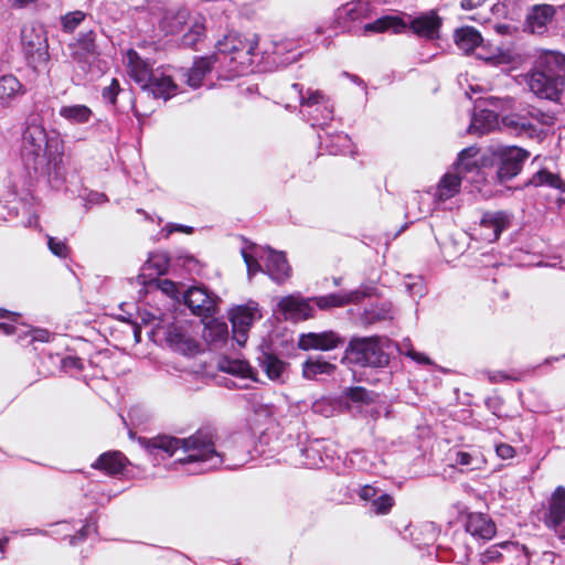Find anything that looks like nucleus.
<instances>
[{
    "instance_id": "nucleus-47",
    "label": "nucleus",
    "mask_w": 565,
    "mask_h": 565,
    "mask_svg": "<svg viewBox=\"0 0 565 565\" xmlns=\"http://www.w3.org/2000/svg\"><path fill=\"white\" fill-rule=\"evenodd\" d=\"M365 320L369 323H373L381 320H386L392 318L390 309L385 308L384 306L381 308H372L369 310H365Z\"/></svg>"
},
{
    "instance_id": "nucleus-12",
    "label": "nucleus",
    "mask_w": 565,
    "mask_h": 565,
    "mask_svg": "<svg viewBox=\"0 0 565 565\" xmlns=\"http://www.w3.org/2000/svg\"><path fill=\"white\" fill-rule=\"evenodd\" d=\"M530 153L519 147H501L497 150L499 167L497 177L501 182L511 180L520 173Z\"/></svg>"
},
{
    "instance_id": "nucleus-23",
    "label": "nucleus",
    "mask_w": 565,
    "mask_h": 565,
    "mask_svg": "<svg viewBox=\"0 0 565 565\" xmlns=\"http://www.w3.org/2000/svg\"><path fill=\"white\" fill-rule=\"evenodd\" d=\"M366 296L364 291L353 290L350 292L329 294L326 296L313 297L311 301L321 310L343 307L348 303L359 302Z\"/></svg>"
},
{
    "instance_id": "nucleus-56",
    "label": "nucleus",
    "mask_w": 565,
    "mask_h": 565,
    "mask_svg": "<svg viewBox=\"0 0 565 565\" xmlns=\"http://www.w3.org/2000/svg\"><path fill=\"white\" fill-rule=\"evenodd\" d=\"M486 103L492 105L494 108H508L511 106V98L504 97H494L490 96L484 99Z\"/></svg>"
},
{
    "instance_id": "nucleus-19",
    "label": "nucleus",
    "mask_w": 565,
    "mask_h": 565,
    "mask_svg": "<svg viewBox=\"0 0 565 565\" xmlns=\"http://www.w3.org/2000/svg\"><path fill=\"white\" fill-rule=\"evenodd\" d=\"M343 339L333 331L310 332L299 338L298 345L302 350L329 351L343 344Z\"/></svg>"
},
{
    "instance_id": "nucleus-59",
    "label": "nucleus",
    "mask_w": 565,
    "mask_h": 565,
    "mask_svg": "<svg viewBox=\"0 0 565 565\" xmlns=\"http://www.w3.org/2000/svg\"><path fill=\"white\" fill-rule=\"evenodd\" d=\"M168 233L171 234L173 232H183L186 234H191L193 232L192 227L180 225V224H169L167 225Z\"/></svg>"
},
{
    "instance_id": "nucleus-22",
    "label": "nucleus",
    "mask_w": 565,
    "mask_h": 565,
    "mask_svg": "<svg viewBox=\"0 0 565 565\" xmlns=\"http://www.w3.org/2000/svg\"><path fill=\"white\" fill-rule=\"evenodd\" d=\"M466 531L477 540L489 541L495 534L494 523L482 513H470L465 524Z\"/></svg>"
},
{
    "instance_id": "nucleus-37",
    "label": "nucleus",
    "mask_w": 565,
    "mask_h": 565,
    "mask_svg": "<svg viewBox=\"0 0 565 565\" xmlns=\"http://www.w3.org/2000/svg\"><path fill=\"white\" fill-rule=\"evenodd\" d=\"M0 330L4 334H18L19 339H21L22 335H29L31 337L30 342L33 341H40V342H47L50 340V333L47 330L44 329H30L24 326H17L8 322H0Z\"/></svg>"
},
{
    "instance_id": "nucleus-27",
    "label": "nucleus",
    "mask_w": 565,
    "mask_h": 565,
    "mask_svg": "<svg viewBox=\"0 0 565 565\" xmlns=\"http://www.w3.org/2000/svg\"><path fill=\"white\" fill-rule=\"evenodd\" d=\"M178 86L171 76L161 70H156L151 76L149 85H145L143 89L149 90L156 98L169 99L175 95Z\"/></svg>"
},
{
    "instance_id": "nucleus-4",
    "label": "nucleus",
    "mask_w": 565,
    "mask_h": 565,
    "mask_svg": "<svg viewBox=\"0 0 565 565\" xmlns=\"http://www.w3.org/2000/svg\"><path fill=\"white\" fill-rule=\"evenodd\" d=\"M258 43L259 36L256 33L230 32L217 41L214 55L218 56V61L221 57L228 58L230 71L242 74L252 65Z\"/></svg>"
},
{
    "instance_id": "nucleus-7",
    "label": "nucleus",
    "mask_w": 565,
    "mask_h": 565,
    "mask_svg": "<svg viewBox=\"0 0 565 565\" xmlns=\"http://www.w3.org/2000/svg\"><path fill=\"white\" fill-rule=\"evenodd\" d=\"M554 124V117L541 109L530 107L525 111L507 115L502 118L503 128L511 135L541 138L543 127Z\"/></svg>"
},
{
    "instance_id": "nucleus-36",
    "label": "nucleus",
    "mask_w": 565,
    "mask_h": 565,
    "mask_svg": "<svg viewBox=\"0 0 565 565\" xmlns=\"http://www.w3.org/2000/svg\"><path fill=\"white\" fill-rule=\"evenodd\" d=\"M259 365L263 367L267 376L273 381H281L286 371L287 364L278 359L276 355L267 352H262L257 358Z\"/></svg>"
},
{
    "instance_id": "nucleus-31",
    "label": "nucleus",
    "mask_w": 565,
    "mask_h": 565,
    "mask_svg": "<svg viewBox=\"0 0 565 565\" xmlns=\"http://www.w3.org/2000/svg\"><path fill=\"white\" fill-rule=\"evenodd\" d=\"M58 116L70 125H84L92 119L93 111L83 104L63 105L58 110Z\"/></svg>"
},
{
    "instance_id": "nucleus-15",
    "label": "nucleus",
    "mask_w": 565,
    "mask_h": 565,
    "mask_svg": "<svg viewBox=\"0 0 565 565\" xmlns=\"http://www.w3.org/2000/svg\"><path fill=\"white\" fill-rule=\"evenodd\" d=\"M68 46L72 58L82 67L89 65L98 55L94 30L82 31Z\"/></svg>"
},
{
    "instance_id": "nucleus-38",
    "label": "nucleus",
    "mask_w": 565,
    "mask_h": 565,
    "mask_svg": "<svg viewBox=\"0 0 565 565\" xmlns=\"http://www.w3.org/2000/svg\"><path fill=\"white\" fill-rule=\"evenodd\" d=\"M335 365L321 358H310L302 364V375L307 380H316L319 375H330Z\"/></svg>"
},
{
    "instance_id": "nucleus-53",
    "label": "nucleus",
    "mask_w": 565,
    "mask_h": 565,
    "mask_svg": "<svg viewBox=\"0 0 565 565\" xmlns=\"http://www.w3.org/2000/svg\"><path fill=\"white\" fill-rule=\"evenodd\" d=\"M218 446L222 450L226 451L230 457H233V456L241 457L242 455L245 456V460L238 467H241L245 462H247L248 456L244 449H238L235 445H232V444L231 445L230 444H224V445L218 444Z\"/></svg>"
},
{
    "instance_id": "nucleus-43",
    "label": "nucleus",
    "mask_w": 565,
    "mask_h": 565,
    "mask_svg": "<svg viewBox=\"0 0 565 565\" xmlns=\"http://www.w3.org/2000/svg\"><path fill=\"white\" fill-rule=\"evenodd\" d=\"M393 505V497L387 493H381L370 503V511L376 515H385L390 513Z\"/></svg>"
},
{
    "instance_id": "nucleus-20",
    "label": "nucleus",
    "mask_w": 565,
    "mask_h": 565,
    "mask_svg": "<svg viewBox=\"0 0 565 565\" xmlns=\"http://www.w3.org/2000/svg\"><path fill=\"white\" fill-rule=\"evenodd\" d=\"M555 9L551 4H536L526 14L525 29L531 33L542 34L552 22Z\"/></svg>"
},
{
    "instance_id": "nucleus-5",
    "label": "nucleus",
    "mask_w": 565,
    "mask_h": 565,
    "mask_svg": "<svg viewBox=\"0 0 565 565\" xmlns=\"http://www.w3.org/2000/svg\"><path fill=\"white\" fill-rule=\"evenodd\" d=\"M137 20H145L149 26L146 32L153 31L158 24L164 34H175L180 32L190 19V13L185 8L166 9L160 0H150L145 6L136 8Z\"/></svg>"
},
{
    "instance_id": "nucleus-45",
    "label": "nucleus",
    "mask_w": 565,
    "mask_h": 565,
    "mask_svg": "<svg viewBox=\"0 0 565 565\" xmlns=\"http://www.w3.org/2000/svg\"><path fill=\"white\" fill-rule=\"evenodd\" d=\"M422 199H423V196L417 192L412 194V196L408 199V201L406 203V216L407 217H413V218L418 220L427 213V211L423 210L420 206H418L417 211H414V205H416V204L419 205Z\"/></svg>"
},
{
    "instance_id": "nucleus-33",
    "label": "nucleus",
    "mask_w": 565,
    "mask_h": 565,
    "mask_svg": "<svg viewBox=\"0 0 565 565\" xmlns=\"http://www.w3.org/2000/svg\"><path fill=\"white\" fill-rule=\"evenodd\" d=\"M498 125V115L494 110L481 109L475 113L469 126V132L483 135Z\"/></svg>"
},
{
    "instance_id": "nucleus-6",
    "label": "nucleus",
    "mask_w": 565,
    "mask_h": 565,
    "mask_svg": "<svg viewBox=\"0 0 565 565\" xmlns=\"http://www.w3.org/2000/svg\"><path fill=\"white\" fill-rule=\"evenodd\" d=\"M242 255L249 277L264 271L275 282L282 284L290 276V266L281 252L269 247H254L252 252L243 249Z\"/></svg>"
},
{
    "instance_id": "nucleus-29",
    "label": "nucleus",
    "mask_w": 565,
    "mask_h": 565,
    "mask_svg": "<svg viewBox=\"0 0 565 565\" xmlns=\"http://www.w3.org/2000/svg\"><path fill=\"white\" fill-rule=\"evenodd\" d=\"M546 522L556 531L565 522V488L559 486L551 497Z\"/></svg>"
},
{
    "instance_id": "nucleus-51",
    "label": "nucleus",
    "mask_w": 565,
    "mask_h": 565,
    "mask_svg": "<svg viewBox=\"0 0 565 565\" xmlns=\"http://www.w3.org/2000/svg\"><path fill=\"white\" fill-rule=\"evenodd\" d=\"M379 489L371 484L362 486L359 491L358 495L363 501H369L370 503L379 495Z\"/></svg>"
},
{
    "instance_id": "nucleus-8",
    "label": "nucleus",
    "mask_w": 565,
    "mask_h": 565,
    "mask_svg": "<svg viewBox=\"0 0 565 565\" xmlns=\"http://www.w3.org/2000/svg\"><path fill=\"white\" fill-rule=\"evenodd\" d=\"M384 341L380 337L353 338L345 350V359L361 366L384 367L390 361Z\"/></svg>"
},
{
    "instance_id": "nucleus-58",
    "label": "nucleus",
    "mask_w": 565,
    "mask_h": 565,
    "mask_svg": "<svg viewBox=\"0 0 565 565\" xmlns=\"http://www.w3.org/2000/svg\"><path fill=\"white\" fill-rule=\"evenodd\" d=\"M177 286L174 282L170 281V280H164L162 281V290L167 294H171L172 297L174 298H179V292L177 290Z\"/></svg>"
},
{
    "instance_id": "nucleus-13",
    "label": "nucleus",
    "mask_w": 565,
    "mask_h": 565,
    "mask_svg": "<svg viewBox=\"0 0 565 565\" xmlns=\"http://www.w3.org/2000/svg\"><path fill=\"white\" fill-rule=\"evenodd\" d=\"M376 15L369 2L356 1L343 4L337 10L335 18L340 25L354 33L358 26Z\"/></svg>"
},
{
    "instance_id": "nucleus-62",
    "label": "nucleus",
    "mask_w": 565,
    "mask_h": 565,
    "mask_svg": "<svg viewBox=\"0 0 565 565\" xmlns=\"http://www.w3.org/2000/svg\"><path fill=\"white\" fill-rule=\"evenodd\" d=\"M408 356H411L413 360L419 362V363H424V364H428L429 363V359L424 356L422 353H418V352H415V351H409L407 353Z\"/></svg>"
},
{
    "instance_id": "nucleus-46",
    "label": "nucleus",
    "mask_w": 565,
    "mask_h": 565,
    "mask_svg": "<svg viewBox=\"0 0 565 565\" xmlns=\"http://www.w3.org/2000/svg\"><path fill=\"white\" fill-rule=\"evenodd\" d=\"M148 268H154L157 275H163L168 268V258L166 255H152L146 263Z\"/></svg>"
},
{
    "instance_id": "nucleus-21",
    "label": "nucleus",
    "mask_w": 565,
    "mask_h": 565,
    "mask_svg": "<svg viewBox=\"0 0 565 565\" xmlns=\"http://www.w3.org/2000/svg\"><path fill=\"white\" fill-rule=\"evenodd\" d=\"M128 463L129 460L122 452L111 450L102 454L95 462L92 463V468L113 477L122 473Z\"/></svg>"
},
{
    "instance_id": "nucleus-34",
    "label": "nucleus",
    "mask_w": 565,
    "mask_h": 565,
    "mask_svg": "<svg viewBox=\"0 0 565 565\" xmlns=\"http://www.w3.org/2000/svg\"><path fill=\"white\" fill-rule=\"evenodd\" d=\"M463 173H446L437 185L435 196L438 201L454 198L460 190Z\"/></svg>"
},
{
    "instance_id": "nucleus-32",
    "label": "nucleus",
    "mask_w": 565,
    "mask_h": 565,
    "mask_svg": "<svg viewBox=\"0 0 565 565\" xmlns=\"http://www.w3.org/2000/svg\"><path fill=\"white\" fill-rule=\"evenodd\" d=\"M323 445L320 440L311 441L303 448L299 449V463L306 468L315 469L324 465Z\"/></svg>"
},
{
    "instance_id": "nucleus-40",
    "label": "nucleus",
    "mask_w": 565,
    "mask_h": 565,
    "mask_svg": "<svg viewBox=\"0 0 565 565\" xmlns=\"http://www.w3.org/2000/svg\"><path fill=\"white\" fill-rule=\"evenodd\" d=\"M87 18V14L81 10L67 12L60 18L62 31L73 33Z\"/></svg>"
},
{
    "instance_id": "nucleus-28",
    "label": "nucleus",
    "mask_w": 565,
    "mask_h": 565,
    "mask_svg": "<svg viewBox=\"0 0 565 565\" xmlns=\"http://www.w3.org/2000/svg\"><path fill=\"white\" fill-rule=\"evenodd\" d=\"M218 369L225 373L236 376L241 382L247 380L257 382L256 373L244 360L224 356L218 361Z\"/></svg>"
},
{
    "instance_id": "nucleus-24",
    "label": "nucleus",
    "mask_w": 565,
    "mask_h": 565,
    "mask_svg": "<svg viewBox=\"0 0 565 565\" xmlns=\"http://www.w3.org/2000/svg\"><path fill=\"white\" fill-rule=\"evenodd\" d=\"M403 26L404 23L396 17L383 15L377 18L375 15L372 20H367L363 25L358 26V30H354V34L366 36L383 33L390 29L398 32Z\"/></svg>"
},
{
    "instance_id": "nucleus-9",
    "label": "nucleus",
    "mask_w": 565,
    "mask_h": 565,
    "mask_svg": "<svg viewBox=\"0 0 565 565\" xmlns=\"http://www.w3.org/2000/svg\"><path fill=\"white\" fill-rule=\"evenodd\" d=\"M151 323L157 332L162 331L166 343L173 351L184 355H194L200 351L193 328L188 322H173L164 327L162 320L153 316Z\"/></svg>"
},
{
    "instance_id": "nucleus-26",
    "label": "nucleus",
    "mask_w": 565,
    "mask_h": 565,
    "mask_svg": "<svg viewBox=\"0 0 565 565\" xmlns=\"http://www.w3.org/2000/svg\"><path fill=\"white\" fill-rule=\"evenodd\" d=\"M217 62L218 56L213 54L195 58L193 66L183 74V76L186 77V84L192 88L200 87L203 78L212 71L214 64Z\"/></svg>"
},
{
    "instance_id": "nucleus-64",
    "label": "nucleus",
    "mask_w": 565,
    "mask_h": 565,
    "mask_svg": "<svg viewBox=\"0 0 565 565\" xmlns=\"http://www.w3.org/2000/svg\"><path fill=\"white\" fill-rule=\"evenodd\" d=\"M509 29H510V26H509V25H507V24H498V25L495 26V30H497L499 33H501V34H505V33H508V32H509Z\"/></svg>"
},
{
    "instance_id": "nucleus-54",
    "label": "nucleus",
    "mask_w": 565,
    "mask_h": 565,
    "mask_svg": "<svg viewBox=\"0 0 565 565\" xmlns=\"http://www.w3.org/2000/svg\"><path fill=\"white\" fill-rule=\"evenodd\" d=\"M90 531H96L94 524L84 525L75 535L71 537L70 544L75 545L78 541L85 540Z\"/></svg>"
},
{
    "instance_id": "nucleus-52",
    "label": "nucleus",
    "mask_w": 565,
    "mask_h": 565,
    "mask_svg": "<svg viewBox=\"0 0 565 565\" xmlns=\"http://www.w3.org/2000/svg\"><path fill=\"white\" fill-rule=\"evenodd\" d=\"M516 3L518 0H499L498 3L494 4V10L498 13L508 15L514 12Z\"/></svg>"
},
{
    "instance_id": "nucleus-44",
    "label": "nucleus",
    "mask_w": 565,
    "mask_h": 565,
    "mask_svg": "<svg viewBox=\"0 0 565 565\" xmlns=\"http://www.w3.org/2000/svg\"><path fill=\"white\" fill-rule=\"evenodd\" d=\"M47 247L52 254L61 258H66L70 254V248L64 239L49 236Z\"/></svg>"
},
{
    "instance_id": "nucleus-48",
    "label": "nucleus",
    "mask_w": 565,
    "mask_h": 565,
    "mask_svg": "<svg viewBox=\"0 0 565 565\" xmlns=\"http://www.w3.org/2000/svg\"><path fill=\"white\" fill-rule=\"evenodd\" d=\"M455 461L457 465L467 468V470H473L477 468L478 458L467 451H458Z\"/></svg>"
},
{
    "instance_id": "nucleus-2",
    "label": "nucleus",
    "mask_w": 565,
    "mask_h": 565,
    "mask_svg": "<svg viewBox=\"0 0 565 565\" xmlns=\"http://www.w3.org/2000/svg\"><path fill=\"white\" fill-rule=\"evenodd\" d=\"M21 159L26 170L35 174L57 171L64 154L63 140L57 134L49 135L41 118L31 116L22 135Z\"/></svg>"
},
{
    "instance_id": "nucleus-1",
    "label": "nucleus",
    "mask_w": 565,
    "mask_h": 565,
    "mask_svg": "<svg viewBox=\"0 0 565 565\" xmlns=\"http://www.w3.org/2000/svg\"><path fill=\"white\" fill-rule=\"evenodd\" d=\"M138 440L150 455L164 452L171 457L178 450H182L184 456L179 458V462L189 466V473H203L220 467L234 469L245 460L244 455L230 457L222 450L216 443L215 429L210 427L198 429L186 438L159 435L152 438L140 437Z\"/></svg>"
},
{
    "instance_id": "nucleus-17",
    "label": "nucleus",
    "mask_w": 565,
    "mask_h": 565,
    "mask_svg": "<svg viewBox=\"0 0 565 565\" xmlns=\"http://www.w3.org/2000/svg\"><path fill=\"white\" fill-rule=\"evenodd\" d=\"M509 225L508 213L503 211L486 212L480 221V236L489 243L495 242Z\"/></svg>"
},
{
    "instance_id": "nucleus-10",
    "label": "nucleus",
    "mask_w": 565,
    "mask_h": 565,
    "mask_svg": "<svg viewBox=\"0 0 565 565\" xmlns=\"http://www.w3.org/2000/svg\"><path fill=\"white\" fill-rule=\"evenodd\" d=\"M291 88L299 95L301 111L313 127L323 128L333 119V105L321 92L309 90L308 96H305L300 84H292Z\"/></svg>"
},
{
    "instance_id": "nucleus-39",
    "label": "nucleus",
    "mask_w": 565,
    "mask_h": 565,
    "mask_svg": "<svg viewBox=\"0 0 565 565\" xmlns=\"http://www.w3.org/2000/svg\"><path fill=\"white\" fill-rule=\"evenodd\" d=\"M477 154L478 149L476 147H468L461 150L456 162V170H458L459 173H467L475 170L479 171V167L475 161Z\"/></svg>"
},
{
    "instance_id": "nucleus-14",
    "label": "nucleus",
    "mask_w": 565,
    "mask_h": 565,
    "mask_svg": "<svg viewBox=\"0 0 565 565\" xmlns=\"http://www.w3.org/2000/svg\"><path fill=\"white\" fill-rule=\"evenodd\" d=\"M184 303L193 315L209 318L216 310V299L213 294L203 286H192L182 292Z\"/></svg>"
},
{
    "instance_id": "nucleus-49",
    "label": "nucleus",
    "mask_w": 565,
    "mask_h": 565,
    "mask_svg": "<svg viewBox=\"0 0 565 565\" xmlns=\"http://www.w3.org/2000/svg\"><path fill=\"white\" fill-rule=\"evenodd\" d=\"M119 92H120L119 82H118V79L113 78L111 83L108 86L104 87L102 95L105 100H107L114 105L116 103V98H117V95Z\"/></svg>"
},
{
    "instance_id": "nucleus-3",
    "label": "nucleus",
    "mask_w": 565,
    "mask_h": 565,
    "mask_svg": "<svg viewBox=\"0 0 565 565\" xmlns=\"http://www.w3.org/2000/svg\"><path fill=\"white\" fill-rule=\"evenodd\" d=\"M564 58L558 52L542 54L529 74L527 84L540 98L556 100L565 88V76L559 66Z\"/></svg>"
},
{
    "instance_id": "nucleus-61",
    "label": "nucleus",
    "mask_w": 565,
    "mask_h": 565,
    "mask_svg": "<svg viewBox=\"0 0 565 565\" xmlns=\"http://www.w3.org/2000/svg\"><path fill=\"white\" fill-rule=\"evenodd\" d=\"M486 0H461V8L465 10H472L481 6Z\"/></svg>"
},
{
    "instance_id": "nucleus-60",
    "label": "nucleus",
    "mask_w": 565,
    "mask_h": 565,
    "mask_svg": "<svg viewBox=\"0 0 565 565\" xmlns=\"http://www.w3.org/2000/svg\"><path fill=\"white\" fill-rule=\"evenodd\" d=\"M365 395H366V391L364 388H361V387L351 388L350 390V394H349L351 399L356 401V402L358 401H363Z\"/></svg>"
},
{
    "instance_id": "nucleus-63",
    "label": "nucleus",
    "mask_w": 565,
    "mask_h": 565,
    "mask_svg": "<svg viewBox=\"0 0 565 565\" xmlns=\"http://www.w3.org/2000/svg\"><path fill=\"white\" fill-rule=\"evenodd\" d=\"M0 317H8L10 318L12 321H15L17 320V317L18 315L17 313H13V312H9L4 309H0Z\"/></svg>"
},
{
    "instance_id": "nucleus-18",
    "label": "nucleus",
    "mask_w": 565,
    "mask_h": 565,
    "mask_svg": "<svg viewBox=\"0 0 565 565\" xmlns=\"http://www.w3.org/2000/svg\"><path fill=\"white\" fill-rule=\"evenodd\" d=\"M125 64L129 76L141 86L149 85L151 76L156 73L147 60H143L135 50H128L125 57Z\"/></svg>"
},
{
    "instance_id": "nucleus-41",
    "label": "nucleus",
    "mask_w": 565,
    "mask_h": 565,
    "mask_svg": "<svg viewBox=\"0 0 565 565\" xmlns=\"http://www.w3.org/2000/svg\"><path fill=\"white\" fill-rule=\"evenodd\" d=\"M205 26L202 21L195 19L191 24L189 31L182 36V44L188 47H193L204 36Z\"/></svg>"
},
{
    "instance_id": "nucleus-25",
    "label": "nucleus",
    "mask_w": 565,
    "mask_h": 565,
    "mask_svg": "<svg viewBox=\"0 0 565 565\" xmlns=\"http://www.w3.org/2000/svg\"><path fill=\"white\" fill-rule=\"evenodd\" d=\"M440 25L441 20L434 11L423 13L411 21L412 31L429 40L438 36Z\"/></svg>"
},
{
    "instance_id": "nucleus-57",
    "label": "nucleus",
    "mask_w": 565,
    "mask_h": 565,
    "mask_svg": "<svg viewBox=\"0 0 565 565\" xmlns=\"http://www.w3.org/2000/svg\"><path fill=\"white\" fill-rule=\"evenodd\" d=\"M497 454L502 459H510L514 457L515 450L512 446L508 444H500L497 446Z\"/></svg>"
},
{
    "instance_id": "nucleus-11",
    "label": "nucleus",
    "mask_w": 565,
    "mask_h": 565,
    "mask_svg": "<svg viewBox=\"0 0 565 565\" xmlns=\"http://www.w3.org/2000/svg\"><path fill=\"white\" fill-rule=\"evenodd\" d=\"M263 318V312L257 301L248 300L244 305L236 306L230 311V320L234 339L239 345L247 340V332L255 321Z\"/></svg>"
},
{
    "instance_id": "nucleus-50",
    "label": "nucleus",
    "mask_w": 565,
    "mask_h": 565,
    "mask_svg": "<svg viewBox=\"0 0 565 565\" xmlns=\"http://www.w3.org/2000/svg\"><path fill=\"white\" fill-rule=\"evenodd\" d=\"M405 287L412 297H423L425 294V285L422 278L417 277L412 282H406Z\"/></svg>"
},
{
    "instance_id": "nucleus-35",
    "label": "nucleus",
    "mask_w": 565,
    "mask_h": 565,
    "mask_svg": "<svg viewBox=\"0 0 565 565\" xmlns=\"http://www.w3.org/2000/svg\"><path fill=\"white\" fill-rule=\"evenodd\" d=\"M454 36L457 46L466 54L472 52L482 43L481 34L471 26H463L456 30Z\"/></svg>"
},
{
    "instance_id": "nucleus-42",
    "label": "nucleus",
    "mask_w": 565,
    "mask_h": 565,
    "mask_svg": "<svg viewBox=\"0 0 565 565\" xmlns=\"http://www.w3.org/2000/svg\"><path fill=\"white\" fill-rule=\"evenodd\" d=\"M21 89V84L13 75L0 77V99L11 98Z\"/></svg>"
},
{
    "instance_id": "nucleus-30",
    "label": "nucleus",
    "mask_w": 565,
    "mask_h": 565,
    "mask_svg": "<svg viewBox=\"0 0 565 565\" xmlns=\"http://www.w3.org/2000/svg\"><path fill=\"white\" fill-rule=\"evenodd\" d=\"M321 146H323L330 154H353V145L349 135L338 132L334 135H319Z\"/></svg>"
},
{
    "instance_id": "nucleus-16",
    "label": "nucleus",
    "mask_w": 565,
    "mask_h": 565,
    "mask_svg": "<svg viewBox=\"0 0 565 565\" xmlns=\"http://www.w3.org/2000/svg\"><path fill=\"white\" fill-rule=\"evenodd\" d=\"M311 299L300 295H289L278 301V309L286 320L300 321L313 316Z\"/></svg>"
},
{
    "instance_id": "nucleus-55",
    "label": "nucleus",
    "mask_w": 565,
    "mask_h": 565,
    "mask_svg": "<svg viewBox=\"0 0 565 565\" xmlns=\"http://www.w3.org/2000/svg\"><path fill=\"white\" fill-rule=\"evenodd\" d=\"M62 369L67 371L71 369L81 370L82 360L77 356H67L62 359Z\"/></svg>"
}]
</instances>
